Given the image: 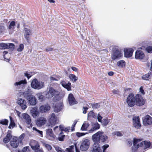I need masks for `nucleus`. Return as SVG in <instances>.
<instances>
[{
	"label": "nucleus",
	"mask_w": 152,
	"mask_h": 152,
	"mask_svg": "<svg viewBox=\"0 0 152 152\" xmlns=\"http://www.w3.org/2000/svg\"><path fill=\"white\" fill-rule=\"evenodd\" d=\"M141 140L134 138L133 139V145L132 147V152H136L137 149L140 147L143 148L144 149L149 148L150 147L151 143L146 141L141 142Z\"/></svg>",
	"instance_id": "nucleus-1"
},
{
	"label": "nucleus",
	"mask_w": 152,
	"mask_h": 152,
	"mask_svg": "<svg viewBox=\"0 0 152 152\" xmlns=\"http://www.w3.org/2000/svg\"><path fill=\"white\" fill-rule=\"evenodd\" d=\"M92 138L94 142L99 143L100 142H104L107 140L108 137L104 134L103 132L99 131L93 134Z\"/></svg>",
	"instance_id": "nucleus-2"
},
{
	"label": "nucleus",
	"mask_w": 152,
	"mask_h": 152,
	"mask_svg": "<svg viewBox=\"0 0 152 152\" xmlns=\"http://www.w3.org/2000/svg\"><path fill=\"white\" fill-rule=\"evenodd\" d=\"M123 56L121 49L118 47L114 48L111 56L112 59L113 60L118 59Z\"/></svg>",
	"instance_id": "nucleus-3"
},
{
	"label": "nucleus",
	"mask_w": 152,
	"mask_h": 152,
	"mask_svg": "<svg viewBox=\"0 0 152 152\" xmlns=\"http://www.w3.org/2000/svg\"><path fill=\"white\" fill-rule=\"evenodd\" d=\"M31 86L33 88L39 89L44 86V83L38 81L36 79L32 80L31 83Z\"/></svg>",
	"instance_id": "nucleus-4"
},
{
	"label": "nucleus",
	"mask_w": 152,
	"mask_h": 152,
	"mask_svg": "<svg viewBox=\"0 0 152 152\" xmlns=\"http://www.w3.org/2000/svg\"><path fill=\"white\" fill-rule=\"evenodd\" d=\"M21 118L25 120L28 128L32 127L33 125L31 122V119L29 115L26 113H23L21 115Z\"/></svg>",
	"instance_id": "nucleus-5"
},
{
	"label": "nucleus",
	"mask_w": 152,
	"mask_h": 152,
	"mask_svg": "<svg viewBox=\"0 0 152 152\" xmlns=\"http://www.w3.org/2000/svg\"><path fill=\"white\" fill-rule=\"evenodd\" d=\"M126 102L128 106L130 107H133L135 104V100L133 94H129L126 99Z\"/></svg>",
	"instance_id": "nucleus-6"
},
{
	"label": "nucleus",
	"mask_w": 152,
	"mask_h": 152,
	"mask_svg": "<svg viewBox=\"0 0 152 152\" xmlns=\"http://www.w3.org/2000/svg\"><path fill=\"white\" fill-rule=\"evenodd\" d=\"M59 94V92L52 88H49V91L46 94V97L48 98H51L53 96H58Z\"/></svg>",
	"instance_id": "nucleus-7"
},
{
	"label": "nucleus",
	"mask_w": 152,
	"mask_h": 152,
	"mask_svg": "<svg viewBox=\"0 0 152 152\" xmlns=\"http://www.w3.org/2000/svg\"><path fill=\"white\" fill-rule=\"evenodd\" d=\"M90 144V140L85 139L83 140L80 146V149L82 151H86L89 148Z\"/></svg>",
	"instance_id": "nucleus-8"
},
{
	"label": "nucleus",
	"mask_w": 152,
	"mask_h": 152,
	"mask_svg": "<svg viewBox=\"0 0 152 152\" xmlns=\"http://www.w3.org/2000/svg\"><path fill=\"white\" fill-rule=\"evenodd\" d=\"M135 100L136 105L139 106H142L145 104L144 99L140 94H137L136 95Z\"/></svg>",
	"instance_id": "nucleus-9"
},
{
	"label": "nucleus",
	"mask_w": 152,
	"mask_h": 152,
	"mask_svg": "<svg viewBox=\"0 0 152 152\" xmlns=\"http://www.w3.org/2000/svg\"><path fill=\"white\" fill-rule=\"evenodd\" d=\"M47 138L51 140H54L56 136L53 132L52 129H46Z\"/></svg>",
	"instance_id": "nucleus-10"
},
{
	"label": "nucleus",
	"mask_w": 152,
	"mask_h": 152,
	"mask_svg": "<svg viewBox=\"0 0 152 152\" xmlns=\"http://www.w3.org/2000/svg\"><path fill=\"white\" fill-rule=\"evenodd\" d=\"M24 30L25 31L24 37L27 42L28 43L30 42V37L32 34V31L26 28H25Z\"/></svg>",
	"instance_id": "nucleus-11"
},
{
	"label": "nucleus",
	"mask_w": 152,
	"mask_h": 152,
	"mask_svg": "<svg viewBox=\"0 0 152 152\" xmlns=\"http://www.w3.org/2000/svg\"><path fill=\"white\" fill-rule=\"evenodd\" d=\"M133 125L137 129L139 128L141 126L140 123V118L138 116H134L132 118Z\"/></svg>",
	"instance_id": "nucleus-12"
},
{
	"label": "nucleus",
	"mask_w": 152,
	"mask_h": 152,
	"mask_svg": "<svg viewBox=\"0 0 152 152\" xmlns=\"http://www.w3.org/2000/svg\"><path fill=\"white\" fill-rule=\"evenodd\" d=\"M143 124L144 126L152 124V118L149 115H147L143 120Z\"/></svg>",
	"instance_id": "nucleus-13"
},
{
	"label": "nucleus",
	"mask_w": 152,
	"mask_h": 152,
	"mask_svg": "<svg viewBox=\"0 0 152 152\" xmlns=\"http://www.w3.org/2000/svg\"><path fill=\"white\" fill-rule=\"evenodd\" d=\"M17 103L19 105L22 109L25 110L27 108V102L24 99L19 98L17 101Z\"/></svg>",
	"instance_id": "nucleus-14"
},
{
	"label": "nucleus",
	"mask_w": 152,
	"mask_h": 152,
	"mask_svg": "<svg viewBox=\"0 0 152 152\" xmlns=\"http://www.w3.org/2000/svg\"><path fill=\"white\" fill-rule=\"evenodd\" d=\"M11 145L13 148H16L18 147L19 144H21L18 140V137H14L10 142Z\"/></svg>",
	"instance_id": "nucleus-15"
},
{
	"label": "nucleus",
	"mask_w": 152,
	"mask_h": 152,
	"mask_svg": "<svg viewBox=\"0 0 152 152\" xmlns=\"http://www.w3.org/2000/svg\"><path fill=\"white\" fill-rule=\"evenodd\" d=\"M91 151L92 152H102V150L99 143L94 142L92 147Z\"/></svg>",
	"instance_id": "nucleus-16"
},
{
	"label": "nucleus",
	"mask_w": 152,
	"mask_h": 152,
	"mask_svg": "<svg viewBox=\"0 0 152 152\" xmlns=\"http://www.w3.org/2000/svg\"><path fill=\"white\" fill-rule=\"evenodd\" d=\"M145 57L143 52L140 50H137L135 52V58L137 59H142Z\"/></svg>",
	"instance_id": "nucleus-17"
},
{
	"label": "nucleus",
	"mask_w": 152,
	"mask_h": 152,
	"mask_svg": "<svg viewBox=\"0 0 152 152\" xmlns=\"http://www.w3.org/2000/svg\"><path fill=\"white\" fill-rule=\"evenodd\" d=\"M56 129H59L61 130V132H62L63 131L66 132H68L70 130H71L70 127L68 126L65 127L61 125H60L59 127L58 126H56L53 129L54 131H55Z\"/></svg>",
	"instance_id": "nucleus-18"
},
{
	"label": "nucleus",
	"mask_w": 152,
	"mask_h": 152,
	"mask_svg": "<svg viewBox=\"0 0 152 152\" xmlns=\"http://www.w3.org/2000/svg\"><path fill=\"white\" fill-rule=\"evenodd\" d=\"M30 145L31 146L32 149L34 151L38 149L39 147V145L38 142L35 140H31L30 143Z\"/></svg>",
	"instance_id": "nucleus-19"
},
{
	"label": "nucleus",
	"mask_w": 152,
	"mask_h": 152,
	"mask_svg": "<svg viewBox=\"0 0 152 152\" xmlns=\"http://www.w3.org/2000/svg\"><path fill=\"white\" fill-rule=\"evenodd\" d=\"M134 50L132 48H126L124 50V56L126 58L131 57L133 54Z\"/></svg>",
	"instance_id": "nucleus-20"
},
{
	"label": "nucleus",
	"mask_w": 152,
	"mask_h": 152,
	"mask_svg": "<svg viewBox=\"0 0 152 152\" xmlns=\"http://www.w3.org/2000/svg\"><path fill=\"white\" fill-rule=\"evenodd\" d=\"M39 109L41 113H46L50 110V107L48 104H46L42 105L40 107Z\"/></svg>",
	"instance_id": "nucleus-21"
},
{
	"label": "nucleus",
	"mask_w": 152,
	"mask_h": 152,
	"mask_svg": "<svg viewBox=\"0 0 152 152\" xmlns=\"http://www.w3.org/2000/svg\"><path fill=\"white\" fill-rule=\"evenodd\" d=\"M46 122V120L45 118L43 117H41L37 119L36 124L39 126H41L44 125Z\"/></svg>",
	"instance_id": "nucleus-22"
},
{
	"label": "nucleus",
	"mask_w": 152,
	"mask_h": 152,
	"mask_svg": "<svg viewBox=\"0 0 152 152\" xmlns=\"http://www.w3.org/2000/svg\"><path fill=\"white\" fill-rule=\"evenodd\" d=\"M28 103L31 105L34 106L37 103V100L35 97L32 95L27 99Z\"/></svg>",
	"instance_id": "nucleus-23"
},
{
	"label": "nucleus",
	"mask_w": 152,
	"mask_h": 152,
	"mask_svg": "<svg viewBox=\"0 0 152 152\" xmlns=\"http://www.w3.org/2000/svg\"><path fill=\"white\" fill-rule=\"evenodd\" d=\"M68 100L69 104L72 105L77 104V102L75 100L72 94H70L68 97Z\"/></svg>",
	"instance_id": "nucleus-24"
},
{
	"label": "nucleus",
	"mask_w": 152,
	"mask_h": 152,
	"mask_svg": "<svg viewBox=\"0 0 152 152\" xmlns=\"http://www.w3.org/2000/svg\"><path fill=\"white\" fill-rule=\"evenodd\" d=\"M32 91L30 88H28L26 90L22 93L24 97L27 99L32 96Z\"/></svg>",
	"instance_id": "nucleus-25"
},
{
	"label": "nucleus",
	"mask_w": 152,
	"mask_h": 152,
	"mask_svg": "<svg viewBox=\"0 0 152 152\" xmlns=\"http://www.w3.org/2000/svg\"><path fill=\"white\" fill-rule=\"evenodd\" d=\"M57 122V117L54 113H53L51 115V117L49 119V122L52 125H54Z\"/></svg>",
	"instance_id": "nucleus-26"
},
{
	"label": "nucleus",
	"mask_w": 152,
	"mask_h": 152,
	"mask_svg": "<svg viewBox=\"0 0 152 152\" xmlns=\"http://www.w3.org/2000/svg\"><path fill=\"white\" fill-rule=\"evenodd\" d=\"M88 120L91 121L93 119L97 118V114L94 113L93 111L89 112L88 115Z\"/></svg>",
	"instance_id": "nucleus-27"
},
{
	"label": "nucleus",
	"mask_w": 152,
	"mask_h": 152,
	"mask_svg": "<svg viewBox=\"0 0 152 152\" xmlns=\"http://www.w3.org/2000/svg\"><path fill=\"white\" fill-rule=\"evenodd\" d=\"M32 115L34 118H36L39 114L37 107H33L31 110Z\"/></svg>",
	"instance_id": "nucleus-28"
},
{
	"label": "nucleus",
	"mask_w": 152,
	"mask_h": 152,
	"mask_svg": "<svg viewBox=\"0 0 152 152\" xmlns=\"http://www.w3.org/2000/svg\"><path fill=\"white\" fill-rule=\"evenodd\" d=\"M61 84L64 88L66 89L68 91L71 90V84L70 83L68 82L67 83L65 81H62L61 82Z\"/></svg>",
	"instance_id": "nucleus-29"
},
{
	"label": "nucleus",
	"mask_w": 152,
	"mask_h": 152,
	"mask_svg": "<svg viewBox=\"0 0 152 152\" xmlns=\"http://www.w3.org/2000/svg\"><path fill=\"white\" fill-rule=\"evenodd\" d=\"M63 108L62 103H58L56 105L54 108V111L55 112L58 113L60 112Z\"/></svg>",
	"instance_id": "nucleus-30"
},
{
	"label": "nucleus",
	"mask_w": 152,
	"mask_h": 152,
	"mask_svg": "<svg viewBox=\"0 0 152 152\" xmlns=\"http://www.w3.org/2000/svg\"><path fill=\"white\" fill-rule=\"evenodd\" d=\"M27 82L26 79L22 80L18 82H16L14 84L15 86H18L26 84Z\"/></svg>",
	"instance_id": "nucleus-31"
},
{
	"label": "nucleus",
	"mask_w": 152,
	"mask_h": 152,
	"mask_svg": "<svg viewBox=\"0 0 152 152\" xmlns=\"http://www.w3.org/2000/svg\"><path fill=\"white\" fill-rule=\"evenodd\" d=\"M12 138L11 134L10 133H8L7 134L5 137L3 139V142L5 143L8 142Z\"/></svg>",
	"instance_id": "nucleus-32"
},
{
	"label": "nucleus",
	"mask_w": 152,
	"mask_h": 152,
	"mask_svg": "<svg viewBox=\"0 0 152 152\" xmlns=\"http://www.w3.org/2000/svg\"><path fill=\"white\" fill-rule=\"evenodd\" d=\"M10 125L8 126V128L9 129H11V128H13L15 126V124L13 120V119L12 118L11 116H10Z\"/></svg>",
	"instance_id": "nucleus-33"
},
{
	"label": "nucleus",
	"mask_w": 152,
	"mask_h": 152,
	"mask_svg": "<svg viewBox=\"0 0 152 152\" xmlns=\"http://www.w3.org/2000/svg\"><path fill=\"white\" fill-rule=\"evenodd\" d=\"M110 122V119H108L107 118H104L101 122L103 126H107Z\"/></svg>",
	"instance_id": "nucleus-34"
},
{
	"label": "nucleus",
	"mask_w": 152,
	"mask_h": 152,
	"mask_svg": "<svg viewBox=\"0 0 152 152\" xmlns=\"http://www.w3.org/2000/svg\"><path fill=\"white\" fill-rule=\"evenodd\" d=\"M152 75V72H149L142 76V79L145 80H148L150 78L151 75Z\"/></svg>",
	"instance_id": "nucleus-35"
},
{
	"label": "nucleus",
	"mask_w": 152,
	"mask_h": 152,
	"mask_svg": "<svg viewBox=\"0 0 152 152\" xmlns=\"http://www.w3.org/2000/svg\"><path fill=\"white\" fill-rule=\"evenodd\" d=\"M65 137V135L63 134V132H61L58 135V140L59 141H62L64 140Z\"/></svg>",
	"instance_id": "nucleus-36"
},
{
	"label": "nucleus",
	"mask_w": 152,
	"mask_h": 152,
	"mask_svg": "<svg viewBox=\"0 0 152 152\" xmlns=\"http://www.w3.org/2000/svg\"><path fill=\"white\" fill-rule=\"evenodd\" d=\"M69 77L73 82H76L77 80V77H76L75 75L73 74H70L69 76Z\"/></svg>",
	"instance_id": "nucleus-37"
},
{
	"label": "nucleus",
	"mask_w": 152,
	"mask_h": 152,
	"mask_svg": "<svg viewBox=\"0 0 152 152\" xmlns=\"http://www.w3.org/2000/svg\"><path fill=\"white\" fill-rule=\"evenodd\" d=\"M89 126V124L88 123H84L83 124L81 130L82 131H85L86 130Z\"/></svg>",
	"instance_id": "nucleus-38"
},
{
	"label": "nucleus",
	"mask_w": 152,
	"mask_h": 152,
	"mask_svg": "<svg viewBox=\"0 0 152 152\" xmlns=\"http://www.w3.org/2000/svg\"><path fill=\"white\" fill-rule=\"evenodd\" d=\"M65 151L67 152H74V145L70 146L68 148H66Z\"/></svg>",
	"instance_id": "nucleus-39"
},
{
	"label": "nucleus",
	"mask_w": 152,
	"mask_h": 152,
	"mask_svg": "<svg viewBox=\"0 0 152 152\" xmlns=\"http://www.w3.org/2000/svg\"><path fill=\"white\" fill-rule=\"evenodd\" d=\"M125 65V62L123 60L117 62V65L118 66L120 67H123V66H124Z\"/></svg>",
	"instance_id": "nucleus-40"
},
{
	"label": "nucleus",
	"mask_w": 152,
	"mask_h": 152,
	"mask_svg": "<svg viewBox=\"0 0 152 152\" xmlns=\"http://www.w3.org/2000/svg\"><path fill=\"white\" fill-rule=\"evenodd\" d=\"M38 99L40 102H42L44 100V96L42 95L41 93H38L37 94Z\"/></svg>",
	"instance_id": "nucleus-41"
},
{
	"label": "nucleus",
	"mask_w": 152,
	"mask_h": 152,
	"mask_svg": "<svg viewBox=\"0 0 152 152\" xmlns=\"http://www.w3.org/2000/svg\"><path fill=\"white\" fill-rule=\"evenodd\" d=\"M145 50L147 52L151 54L152 53V46H147L145 48Z\"/></svg>",
	"instance_id": "nucleus-42"
},
{
	"label": "nucleus",
	"mask_w": 152,
	"mask_h": 152,
	"mask_svg": "<svg viewBox=\"0 0 152 152\" xmlns=\"http://www.w3.org/2000/svg\"><path fill=\"white\" fill-rule=\"evenodd\" d=\"M8 120L5 119L0 120V124L4 125H8Z\"/></svg>",
	"instance_id": "nucleus-43"
},
{
	"label": "nucleus",
	"mask_w": 152,
	"mask_h": 152,
	"mask_svg": "<svg viewBox=\"0 0 152 152\" xmlns=\"http://www.w3.org/2000/svg\"><path fill=\"white\" fill-rule=\"evenodd\" d=\"M15 23L14 21H11L10 24L9 26H8V28L9 29H10L11 28L13 29L14 28V26L15 25Z\"/></svg>",
	"instance_id": "nucleus-44"
},
{
	"label": "nucleus",
	"mask_w": 152,
	"mask_h": 152,
	"mask_svg": "<svg viewBox=\"0 0 152 152\" xmlns=\"http://www.w3.org/2000/svg\"><path fill=\"white\" fill-rule=\"evenodd\" d=\"M7 43H1L0 44V48L2 49H7Z\"/></svg>",
	"instance_id": "nucleus-45"
},
{
	"label": "nucleus",
	"mask_w": 152,
	"mask_h": 152,
	"mask_svg": "<svg viewBox=\"0 0 152 152\" xmlns=\"http://www.w3.org/2000/svg\"><path fill=\"white\" fill-rule=\"evenodd\" d=\"M7 45L8 46L7 49H10L12 50H13L14 49L15 47L14 44L11 43H8Z\"/></svg>",
	"instance_id": "nucleus-46"
},
{
	"label": "nucleus",
	"mask_w": 152,
	"mask_h": 152,
	"mask_svg": "<svg viewBox=\"0 0 152 152\" xmlns=\"http://www.w3.org/2000/svg\"><path fill=\"white\" fill-rule=\"evenodd\" d=\"M32 72H26L24 73L25 76L28 79H29L32 75Z\"/></svg>",
	"instance_id": "nucleus-47"
},
{
	"label": "nucleus",
	"mask_w": 152,
	"mask_h": 152,
	"mask_svg": "<svg viewBox=\"0 0 152 152\" xmlns=\"http://www.w3.org/2000/svg\"><path fill=\"white\" fill-rule=\"evenodd\" d=\"M25 134H22L18 138V140L21 143V144H22V140L25 137Z\"/></svg>",
	"instance_id": "nucleus-48"
},
{
	"label": "nucleus",
	"mask_w": 152,
	"mask_h": 152,
	"mask_svg": "<svg viewBox=\"0 0 152 152\" xmlns=\"http://www.w3.org/2000/svg\"><path fill=\"white\" fill-rule=\"evenodd\" d=\"M93 109H97L100 107V105L99 103H96L92 104L91 105Z\"/></svg>",
	"instance_id": "nucleus-49"
},
{
	"label": "nucleus",
	"mask_w": 152,
	"mask_h": 152,
	"mask_svg": "<svg viewBox=\"0 0 152 152\" xmlns=\"http://www.w3.org/2000/svg\"><path fill=\"white\" fill-rule=\"evenodd\" d=\"M24 45L23 44H20L17 50L18 52H21L23 50L24 48Z\"/></svg>",
	"instance_id": "nucleus-50"
},
{
	"label": "nucleus",
	"mask_w": 152,
	"mask_h": 152,
	"mask_svg": "<svg viewBox=\"0 0 152 152\" xmlns=\"http://www.w3.org/2000/svg\"><path fill=\"white\" fill-rule=\"evenodd\" d=\"M77 121L75 120L74 121V122L72 125V127H71V131L73 132L75 130V127L77 123Z\"/></svg>",
	"instance_id": "nucleus-51"
},
{
	"label": "nucleus",
	"mask_w": 152,
	"mask_h": 152,
	"mask_svg": "<svg viewBox=\"0 0 152 152\" xmlns=\"http://www.w3.org/2000/svg\"><path fill=\"white\" fill-rule=\"evenodd\" d=\"M47 148L48 151L51 150L52 149L51 146L49 145L44 143L43 144Z\"/></svg>",
	"instance_id": "nucleus-52"
},
{
	"label": "nucleus",
	"mask_w": 152,
	"mask_h": 152,
	"mask_svg": "<svg viewBox=\"0 0 152 152\" xmlns=\"http://www.w3.org/2000/svg\"><path fill=\"white\" fill-rule=\"evenodd\" d=\"M86 133H80L79 132H77L76 133V135L78 137H82V136H83L84 135H85Z\"/></svg>",
	"instance_id": "nucleus-53"
},
{
	"label": "nucleus",
	"mask_w": 152,
	"mask_h": 152,
	"mask_svg": "<svg viewBox=\"0 0 152 152\" xmlns=\"http://www.w3.org/2000/svg\"><path fill=\"white\" fill-rule=\"evenodd\" d=\"M109 147V145L108 144H105L103 145L102 147V148L103 149V151L102 152H105V150Z\"/></svg>",
	"instance_id": "nucleus-54"
},
{
	"label": "nucleus",
	"mask_w": 152,
	"mask_h": 152,
	"mask_svg": "<svg viewBox=\"0 0 152 152\" xmlns=\"http://www.w3.org/2000/svg\"><path fill=\"white\" fill-rule=\"evenodd\" d=\"M55 148L56 150L58 152H65L64 151L59 147H56Z\"/></svg>",
	"instance_id": "nucleus-55"
},
{
	"label": "nucleus",
	"mask_w": 152,
	"mask_h": 152,
	"mask_svg": "<svg viewBox=\"0 0 152 152\" xmlns=\"http://www.w3.org/2000/svg\"><path fill=\"white\" fill-rule=\"evenodd\" d=\"M97 118L98 121L100 122L102 121V117L99 113L97 115Z\"/></svg>",
	"instance_id": "nucleus-56"
},
{
	"label": "nucleus",
	"mask_w": 152,
	"mask_h": 152,
	"mask_svg": "<svg viewBox=\"0 0 152 152\" xmlns=\"http://www.w3.org/2000/svg\"><path fill=\"white\" fill-rule=\"evenodd\" d=\"M28 147H24L22 151H18V152H26L27 150L28 149Z\"/></svg>",
	"instance_id": "nucleus-57"
},
{
	"label": "nucleus",
	"mask_w": 152,
	"mask_h": 152,
	"mask_svg": "<svg viewBox=\"0 0 152 152\" xmlns=\"http://www.w3.org/2000/svg\"><path fill=\"white\" fill-rule=\"evenodd\" d=\"M94 127L96 130L99 129L100 127V125L97 123L94 124Z\"/></svg>",
	"instance_id": "nucleus-58"
},
{
	"label": "nucleus",
	"mask_w": 152,
	"mask_h": 152,
	"mask_svg": "<svg viewBox=\"0 0 152 152\" xmlns=\"http://www.w3.org/2000/svg\"><path fill=\"white\" fill-rule=\"evenodd\" d=\"M88 108L87 107H83V114H86L87 113V111L88 110Z\"/></svg>",
	"instance_id": "nucleus-59"
},
{
	"label": "nucleus",
	"mask_w": 152,
	"mask_h": 152,
	"mask_svg": "<svg viewBox=\"0 0 152 152\" xmlns=\"http://www.w3.org/2000/svg\"><path fill=\"white\" fill-rule=\"evenodd\" d=\"M115 134L118 136L121 137L122 136V134L119 132H116L115 133Z\"/></svg>",
	"instance_id": "nucleus-60"
},
{
	"label": "nucleus",
	"mask_w": 152,
	"mask_h": 152,
	"mask_svg": "<svg viewBox=\"0 0 152 152\" xmlns=\"http://www.w3.org/2000/svg\"><path fill=\"white\" fill-rule=\"evenodd\" d=\"M96 130L95 128L94 127H93L91 129L89 130L88 131L89 133H92L93 132Z\"/></svg>",
	"instance_id": "nucleus-61"
},
{
	"label": "nucleus",
	"mask_w": 152,
	"mask_h": 152,
	"mask_svg": "<svg viewBox=\"0 0 152 152\" xmlns=\"http://www.w3.org/2000/svg\"><path fill=\"white\" fill-rule=\"evenodd\" d=\"M140 91L142 94H145L144 91L142 86L140 88Z\"/></svg>",
	"instance_id": "nucleus-62"
},
{
	"label": "nucleus",
	"mask_w": 152,
	"mask_h": 152,
	"mask_svg": "<svg viewBox=\"0 0 152 152\" xmlns=\"http://www.w3.org/2000/svg\"><path fill=\"white\" fill-rule=\"evenodd\" d=\"M35 152H43V150L42 149H37V150L35 151Z\"/></svg>",
	"instance_id": "nucleus-63"
},
{
	"label": "nucleus",
	"mask_w": 152,
	"mask_h": 152,
	"mask_svg": "<svg viewBox=\"0 0 152 152\" xmlns=\"http://www.w3.org/2000/svg\"><path fill=\"white\" fill-rule=\"evenodd\" d=\"M53 48H48L46 49V50L48 52L49 51H51L53 50Z\"/></svg>",
	"instance_id": "nucleus-64"
}]
</instances>
